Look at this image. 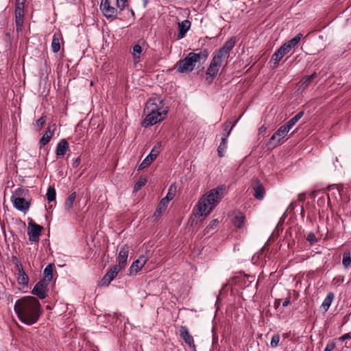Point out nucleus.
Masks as SVG:
<instances>
[{
  "mask_svg": "<svg viewBox=\"0 0 351 351\" xmlns=\"http://www.w3.org/2000/svg\"><path fill=\"white\" fill-rule=\"evenodd\" d=\"M14 310L19 319L28 326L36 323L43 313L39 301L33 296H25L17 300Z\"/></svg>",
  "mask_w": 351,
  "mask_h": 351,
  "instance_id": "1",
  "label": "nucleus"
},
{
  "mask_svg": "<svg viewBox=\"0 0 351 351\" xmlns=\"http://www.w3.org/2000/svg\"><path fill=\"white\" fill-rule=\"evenodd\" d=\"M167 112L168 108L160 98L149 99L144 109L146 116L142 123L143 127L147 128L162 121Z\"/></svg>",
  "mask_w": 351,
  "mask_h": 351,
  "instance_id": "2",
  "label": "nucleus"
},
{
  "mask_svg": "<svg viewBox=\"0 0 351 351\" xmlns=\"http://www.w3.org/2000/svg\"><path fill=\"white\" fill-rule=\"evenodd\" d=\"M225 189L224 185H220L204 195L199 199L196 205L197 209V215L199 217L209 215L219 202L221 196Z\"/></svg>",
  "mask_w": 351,
  "mask_h": 351,
  "instance_id": "3",
  "label": "nucleus"
},
{
  "mask_svg": "<svg viewBox=\"0 0 351 351\" xmlns=\"http://www.w3.org/2000/svg\"><path fill=\"white\" fill-rule=\"evenodd\" d=\"M196 51L189 53L185 58L178 62L177 70L179 73L191 72L194 69L197 62H199L202 60L205 61L207 59L208 52L206 49H197Z\"/></svg>",
  "mask_w": 351,
  "mask_h": 351,
  "instance_id": "4",
  "label": "nucleus"
},
{
  "mask_svg": "<svg viewBox=\"0 0 351 351\" xmlns=\"http://www.w3.org/2000/svg\"><path fill=\"white\" fill-rule=\"evenodd\" d=\"M289 131L290 129L285 124L281 125L268 141L267 143L268 148H274L282 144Z\"/></svg>",
  "mask_w": 351,
  "mask_h": 351,
  "instance_id": "5",
  "label": "nucleus"
},
{
  "mask_svg": "<svg viewBox=\"0 0 351 351\" xmlns=\"http://www.w3.org/2000/svg\"><path fill=\"white\" fill-rule=\"evenodd\" d=\"M232 281L229 283L230 285H250L255 283L258 285V280H256L255 276L246 275L243 273H237L231 278Z\"/></svg>",
  "mask_w": 351,
  "mask_h": 351,
  "instance_id": "6",
  "label": "nucleus"
},
{
  "mask_svg": "<svg viewBox=\"0 0 351 351\" xmlns=\"http://www.w3.org/2000/svg\"><path fill=\"white\" fill-rule=\"evenodd\" d=\"M25 2L16 1L15 3V23L16 31H21L23 25Z\"/></svg>",
  "mask_w": 351,
  "mask_h": 351,
  "instance_id": "7",
  "label": "nucleus"
},
{
  "mask_svg": "<svg viewBox=\"0 0 351 351\" xmlns=\"http://www.w3.org/2000/svg\"><path fill=\"white\" fill-rule=\"evenodd\" d=\"M100 9L103 14L111 21L114 20L117 16V10L110 5L108 0H101L100 4Z\"/></svg>",
  "mask_w": 351,
  "mask_h": 351,
  "instance_id": "8",
  "label": "nucleus"
},
{
  "mask_svg": "<svg viewBox=\"0 0 351 351\" xmlns=\"http://www.w3.org/2000/svg\"><path fill=\"white\" fill-rule=\"evenodd\" d=\"M43 229V226L40 225L36 224L34 223H29L27 231L29 240L32 242L38 241Z\"/></svg>",
  "mask_w": 351,
  "mask_h": 351,
  "instance_id": "9",
  "label": "nucleus"
},
{
  "mask_svg": "<svg viewBox=\"0 0 351 351\" xmlns=\"http://www.w3.org/2000/svg\"><path fill=\"white\" fill-rule=\"evenodd\" d=\"M236 44V39L234 37H231L228 39L217 51V56L220 57L221 59L228 56L230 51L233 49Z\"/></svg>",
  "mask_w": 351,
  "mask_h": 351,
  "instance_id": "10",
  "label": "nucleus"
},
{
  "mask_svg": "<svg viewBox=\"0 0 351 351\" xmlns=\"http://www.w3.org/2000/svg\"><path fill=\"white\" fill-rule=\"evenodd\" d=\"M12 201L14 207L18 210L25 213L29 208L30 203L28 200L25 199V197L12 196Z\"/></svg>",
  "mask_w": 351,
  "mask_h": 351,
  "instance_id": "11",
  "label": "nucleus"
},
{
  "mask_svg": "<svg viewBox=\"0 0 351 351\" xmlns=\"http://www.w3.org/2000/svg\"><path fill=\"white\" fill-rule=\"evenodd\" d=\"M222 59L220 57L215 55L210 62L209 66L207 69L206 74L212 77H215L219 71Z\"/></svg>",
  "mask_w": 351,
  "mask_h": 351,
  "instance_id": "12",
  "label": "nucleus"
},
{
  "mask_svg": "<svg viewBox=\"0 0 351 351\" xmlns=\"http://www.w3.org/2000/svg\"><path fill=\"white\" fill-rule=\"evenodd\" d=\"M130 251V247L128 245H123L121 247L117 257V265L118 267L123 269L127 265L128 254Z\"/></svg>",
  "mask_w": 351,
  "mask_h": 351,
  "instance_id": "13",
  "label": "nucleus"
},
{
  "mask_svg": "<svg viewBox=\"0 0 351 351\" xmlns=\"http://www.w3.org/2000/svg\"><path fill=\"white\" fill-rule=\"evenodd\" d=\"M290 51L282 45L275 53L272 55L269 63L273 64V67L276 68L278 66L280 61L282 58Z\"/></svg>",
  "mask_w": 351,
  "mask_h": 351,
  "instance_id": "14",
  "label": "nucleus"
},
{
  "mask_svg": "<svg viewBox=\"0 0 351 351\" xmlns=\"http://www.w3.org/2000/svg\"><path fill=\"white\" fill-rule=\"evenodd\" d=\"M180 335L184 342L194 351H195V345L193 337L190 335L188 328L185 326H181L180 328Z\"/></svg>",
  "mask_w": 351,
  "mask_h": 351,
  "instance_id": "15",
  "label": "nucleus"
},
{
  "mask_svg": "<svg viewBox=\"0 0 351 351\" xmlns=\"http://www.w3.org/2000/svg\"><path fill=\"white\" fill-rule=\"evenodd\" d=\"M148 258L145 255H141L137 260L134 261L129 268V274H136L147 263Z\"/></svg>",
  "mask_w": 351,
  "mask_h": 351,
  "instance_id": "16",
  "label": "nucleus"
},
{
  "mask_svg": "<svg viewBox=\"0 0 351 351\" xmlns=\"http://www.w3.org/2000/svg\"><path fill=\"white\" fill-rule=\"evenodd\" d=\"M232 222L237 228H243L245 223V215L239 210H234L231 213Z\"/></svg>",
  "mask_w": 351,
  "mask_h": 351,
  "instance_id": "17",
  "label": "nucleus"
},
{
  "mask_svg": "<svg viewBox=\"0 0 351 351\" xmlns=\"http://www.w3.org/2000/svg\"><path fill=\"white\" fill-rule=\"evenodd\" d=\"M254 196L256 199L261 200L264 198L265 191L262 183L256 180L252 184Z\"/></svg>",
  "mask_w": 351,
  "mask_h": 351,
  "instance_id": "18",
  "label": "nucleus"
},
{
  "mask_svg": "<svg viewBox=\"0 0 351 351\" xmlns=\"http://www.w3.org/2000/svg\"><path fill=\"white\" fill-rule=\"evenodd\" d=\"M234 125H235V123H233L232 125V126L230 128L227 134H224L221 137V143L219 145L218 149H217L218 155L219 157H223L224 156V152H226V148H227L228 138L229 135L230 134L231 131H232V128L234 127Z\"/></svg>",
  "mask_w": 351,
  "mask_h": 351,
  "instance_id": "19",
  "label": "nucleus"
},
{
  "mask_svg": "<svg viewBox=\"0 0 351 351\" xmlns=\"http://www.w3.org/2000/svg\"><path fill=\"white\" fill-rule=\"evenodd\" d=\"M123 269L118 267L117 265H114L104 276L103 278V283H110L112 280H113L117 274L122 270Z\"/></svg>",
  "mask_w": 351,
  "mask_h": 351,
  "instance_id": "20",
  "label": "nucleus"
},
{
  "mask_svg": "<svg viewBox=\"0 0 351 351\" xmlns=\"http://www.w3.org/2000/svg\"><path fill=\"white\" fill-rule=\"evenodd\" d=\"M191 21L189 20H184L180 23H178V29L179 32L177 35V38L178 40L183 38L186 32L189 30L191 27Z\"/></svg>",
  "mask_w": 351,
  "mask_h": 351,
  "instance_id": "21",
  "label": "nucleus"
},
{
  "mask_svg": "<svg viewBox=\"0 0 351 351\" xmlns=\"http://www.w3.org/2000/svg\"><path fill=\"white\" fill-rule=\"evenodd\" d=\"M317 73L314 72L311 75L304 76L302 77L300 81L298 82V86L299 90H304L306 89L310 84L313 82V80L316 77Z\"/></svg>",
  "mask_w": 351,
  "mask_h": 351,
  "instance_id": "22",
  "label": "nucleus"
},
{
  "mask_svg": "<svg viewBox=\"0 0 351 351\" xmlns=\"http://www.w3.org/2000/svg\"><path fill=\"white\" fill-rule=\"evenodd\" d=\"M69 143L66 139L60 140L57 144L56 149V154L58 156H62L65 155L66 152L69 150Z\"/></svg>",
  "mask_w": 351,
  "mask_h": 351,
  "instance_id": "23",
  "label": "nucleus"
},
{
  "mask_svg": "<svg viewBox=\"0 0 351 351\" xmlns=\"http://www.w3.org/2000/svg\"><path fill=\"white\" fill-rule=\"evenodd\" d=\"M303 37V34L301 33L298 34L294 38H291V40H288L285 43L283 44V45L289 51L294 48L301 40L302 38Z\"/></svg>",
  "mask_w": 351,
  "mask_h": 351,
  "instance_id": "24",
  "label": "nucleus"
},
{
  "mask_svg": "<svg viewBox=\"0 0 351 351\" xmlns=\"http://www.w3.org/2000/svg\"><path fill=\"white\" fill-rule=\"evenodd\" d=\"M53 135V131H51L49 128L45 131V134L39 141V148L44 147L51 140Z\"/></svg>",
  "mask_w": 351,
  "mask_h": 351,
  "instance_id": "25",
  "label": "nucleus"
},
{
  "mask_svg": "<svg viewBox=\"0 0 351 351\" xmlns=\"http://www.w3.org/2000/svg\"><path fill=\"white\" fill-rule=\"evenodd\" d=\"M168 204L169 203L167 202L166 199H162L160 200V202H159V204L157 206V208H156L155 213H154L153 217H155L156 219H158V217H160L165 211Z\"/></svg>",
  "mask_w": 351,
  "mask_h": 351,
  "instance_id": "26",
  "label": "nucleus"
},
{
  "mask_svg": "<svg viewBox=\"0 0 351 351\" xmlns=\"http://www.w3.org/2000/svg\"><path fill=\"white\" fill-rule=\"evenodd\" d=\"M47 287H34L32 293L40 299H45L47 297Z\"/></svg>",
  "mask_w": 351,
  "mask_h": 351,
  "instance_id": "27",
  "label": "nucleus"
},
{
  "mask_svg": "<svg viewBox=\"0 0 351 351\" xmlns=\"http://www.w3.org/2000/svg\"><path fill=\"white\" fill-rule=\"evenodd\" d=\"M142 52V47L139 45H135L132 47V56L134 64H138L141 60V53Z\"/></svg>",
  "mask_w": 351,
  "mask_h": 351,
  "instance_id": "28",
  "label": "nucleus"
},
{
  "mask_svg": "<svg viewBox=\"0 0 351 351\" xmlns=\"http://www.w3.org/2000/svg\"><path fill=\"white\" fill-rule=\"evenodd\" d=\"M53 264H49L43 271L45 280L48 283L50 282L53 278Z\"/></svg>",
  "mask_w": 351,
  "mask_h": 351,
  "instance_id": "29",
  "label": "nucleus"
},
{
  "mask_svg": "<svg viewBox=\"0 0 351 351\" xmlns=\"http://www.w3.org/2000/svg\"><path fill=\"white\" fill-rule=\"evenodd\" d=\"M60 49V38L58 34H55L53 36L51 42V50L53 53H58Z\"/></svg>",
  "mask_w": 351,
  "mask_h": 351,
  "instance_id": "30",
  "label": "nucleus"
},
{
  "mask_svg": "<svg viewBox=\"0 0 351 351\" xmlns=\"http://www.w3.org/2000/svg\"><path fill=\"white\" fill-rule=\"evenodd\" d=\"M76 197V193L75 192H73L71 193L69 197L66 198L65 203H64V207L66 210H70L73 206V203L75 202Z\"/></svg>",
  "mask_w": 351,
  "mask_h": 351,
  "instance_id": "31",
  "label": "nucleus"
},
{
  "mask_svg": "<svg viewBox=\"0 0 351 351\" xmlns=\"http://www.w3.org/2000/svg\"><path fill=\"white\" fill-rule=\"evenodd\" d=\"M304 112H300L296 115H295L293 118H291L289 121H287L285 125L291 130L295 123L303 117Z\"/></svg>",
  "mask_w": 351,
  "mask_h": 351,
  "instance_id": "32",
  "label": "nucleus"
},
{
  "mask_svg": "<svg viewBox=\"0 0 351 351\" xmlns=\"http://www.w3.org/2000/svg\"><path fill=\"white\" fill-rule=\"evenodd\" d=\"M19 269V276H18V281L20 285H27L28 284V278L25 273L23 267L18 268Z\"/></svg>",
  "mask_w": 351,
  "mask_h": 351,
  "instance_id": "33",
  "label": "nucleus"
},
{
  "mask_svg": "<svg viewBox=\"0 0 351 351\" xmlns=\"http://www.w3.org/2000/svg\"><path fill=\"white\" fill-rule=\"evenodd\" d=\"M155 160L152 156L148 154L145 158L139 165L138 170H142L144 168L148 167Z\"/></svg>",
  "mask_w": 351,
  "mask_h": 351,
  "instance_id": "34",
  "label": "nucleus"
},
{
  "mask_svg": "<svg viewBox=\"0 0 351 351\" xmlns=\"http://www.w3.org/2000/svg\"><path fill=\"white\" fill-rule=\"evenodd\" d=\"M56 190L53 187L49 186L47 192V199L49 202H53L56 200Z\"/></svg>",
  "mask_w": 351,
  "mask_h": 351,
  "instance_id": "35",
  "label": "nucleus"
},
{
  "mask_svg": "<svg viewBox=\"0 0 351 351\" xmlns=\"http://www.w3.org/2000/svg\"><path fill=\"white\" fill-rule=\"evenodd\" d=\"M160 148H161V143H158L151 150L150 153L149 154L150 156H152L154 159L156 158L160 152Z\"/></svg>",
  "mask_w": 351,
  "mask_h": 351,
  "instance_id": "36",
  "label": "nucleus"
},
{
  "mask_svg": "<svg viewBox=\"0 0 351 351\" xmlns=\"http://www.w3.org/2000/svg\"><path fill=\"white\" fill-rule=\"evenodd\" d=\"M146 183H147V179L145 178H141L136 182V183L134 184V191H136V192L138 191V190H140L141 189V187L145 186Z\"/></svg>",
  "mask_w": 351,
  "mask_h": 351,
  "instance_id": "37",
  "label": "nucleus"
},
{
  "mask_svg": "<svg viewBox=\"0 0 351 351\" xmlns=\"http://www.w3.org/2000/svg\"><path fill=\"white\" fill-rule=\"evenodd\" d=\"M27 193H28V190L21 189V188H18L15 190L14 193L13 194L12 196L25 197V196Z\"/></svg>",
  "mask_w": 351,
  "mask_h": 351,
  "instance_id": "38",
  "label": "nucleus"
},
{
  "mask_svg": "<svg viewBox=\"0 0 351 351\" xmlns=\"http://www.w3.org/2000/svg\"><path fill=\"white\" fill-rule=\"evenodd\" d=\"M342 263L345 267H348L351 264V258L349 252L344 253L343 255Z\"/></svg>",
  "mask_w": 351,
  "mask_h": 351,
  "instance_id": "39",
  "label": "nucleus"
},
{
  "mask_svg": "<svg viewBox=\"0 0 351 351\" xmlns=\"http://www.w3.org/2000/svg\"><path fill=\"white\" fill-rule=\"evenodd\" d=\"M280 341V335L278 334L274 335L271 337L270 346L271 348H276L278 346Z\"/></svg>",
  "mask_w": 351,
  "mask_h": 351,
  "instance_id": "40",
  "label": "nucleus"
},
{
  "mask_svg": "<svg viewBox=\"0 0 351 351\" xmlns=\"http://www.w3.org/2000/svg\"><path fill=\"white\" fill-rule=\"evenodd\" d=\"M218 223H219L218 219H215L212 220L210 222L209 225L206 227L205 230L206 231V232H209V231L210 230H213L214 228H215L217 226Z\"/></svg>",
  "mask_w": 351,
  "mask_h": 351,
  "instance_id": "41",
  "label": "nucleus"
},
{
  "mask_svg": "<svg viewBox=\"0 0 351 351\" xmlns=\"http://www.w3.org/2000/svg\"><path fill=\"white\" fill-rule=\"evenodd\" d=\"M46 121V118L45 116H42L40 119L36 121V126L38 128V130H40L44 125Z\"/></svg>",
  "mask_w": 351,
  "mask_h": 351,
  "instance_id": "42",
  "label": "nucleus"
},
{
  "mask_svg": "<svg viewBox=\"0 0 351 351\" xmlns=\"http://www.w3.org/2000/svg\"><path fill=\"white\" fill-rule=\"evenodd\" d=\"M127 1L128 0H117V5L120 10H123L127 7Z\"/></svg>",
  "mask_w": 351,
  "mask_h": 351,
  "instance_id": "43",
  "label": "nucleus"
},
{
  "mask_svg": "<svg viewBox=\"0 0 351 351\" xmlns=\"http://www.w3.org/2000/svg\"><path fill=\"white\" fill-rule=\"evenodd\" d=\"M333 191L332 194L335 196V198H337V195L339 196H341L339 188L337 185H331L330 184V191Z\"/></svg>",
  "mask_w": 351,
  "mask_h": 351,
  "instance_id": "44",
  "label": "nucleus"
},
{
  "mask_svg": "<svg viewBox=\"0 0 351 351\" xmlns=\"http://www.w3.org/2000/svg\"><path fill=\"white\" fill-rule=\"evenodd\" d=\"M171 187H172V186H171L170 188L169 189V191H168V193H167V195L165 197L162 198L163 199H166L167 202H168V203L175 196L174 193H171Z\"/></svg>",
  "mask_w": 351,
  "mask_h": 351,
  "instance_id": "45",
  "label": "nucleus"
},
{
  "mask_svg": "<svg viewBox=\"0 0 351 351\" xmlns=\"http://www.w3.org/2000/svg\"><path fill=\"white\" fill-rule=\"evenodd\" d=\"M306 240L312 245L316 241V237L313 232H310L307 235Z\"/></svg>",
  "mask_w": 351,
  "mask_h": 351,
  "instance_id": "46",
  "label": "nucleus"
},
{
  "mask_svg": "<svg viewBox=\"0 0 351 351\" xmlns=\"http://www.w3.org/2000/svg\"><path fill=\"white\" fill-rule=\"evenodd\" d=\"M236 123H237V121H236L235 122H231V121H229V122L226 123H225V125H224V129H223V136L224 134H227V132H228V130H229L230 128L232 126V125L233 123H235V124H236Z\"/></svg>",
  "mask_w": 351,
  "mask_h": 351,
  "instance_id": "47",
  "label": "nucleus"
},
{
  "mask_svg": "<svg viewBox=\"0 0 351 351\" xmlns=\"http://www.w3.org/2000/svg\"><path fill=\"white\" fill-rule=\"evenodd\" d=\"M322 306L324 308L326 307V311H327L329 308V293L327 294V295L326 296V298L322 303Z\"/></svg>",
  "mask_w": 351,
  "mask_h": 351,
  "instance_id": "48",
  "label": "nucleus"
},
{
  "mask_svg": "<svg viewBox=\"0 0 351 351\" xmlns=\"http://www.w3.org/2000/svg\"><path fill=\"white\" fill-rule=\"evenodd\" d=\"M12 262L16 265V266L18 267V268H21L22 267V265L20 263L18 258L16 256H13L12 257Z\"/></svg>",
  "mask_w": 351,
  "mask_h": 351,
  "instance_id": "49",
  "label": "nucleus"
},
{
  "mask_svg": "<svg viewBox=\"0 0 351 351\" xmlns=\"http://www.w3.org/2000/svg\"><path fill=\"white\" fill-rule=\"evenodd\" d=\"M80 162H81V159L80 157H77V158H75L73 160V162L72 163L73 167L77 168L80 165Z\"/></svg>",
  "mask_w": 351,
  "mask_h": 351,
  "instance_id": "50",
  "label": "nucleus"
},
{
  "mask_svg": "<svg viewBox=\"0 0 351 351\" xmlns=\"http://www.w3.org/2000/svg\"><path fill=\"white\" fill-rule=\"evenodd\" d=\"M351 338V335L349 334V333H347V334H345L343 335V336H341V337H339V340L341 341H345L346 339H350Z\"/></svg>",
  "mask_w": 351,
  "mask_h": 351,
  "instance_id": "51",
  "label": "nucleus"
},
{
  "mask_svg": "<svg viewBox=\"0 0 351 351\" xmlns=\"http://www.w3.org/2000/svg\"><path fill=\"white\" fill-rule=\"evenodd\" d=\"M266 130H267V127L265 125H262L258 130V134L265 133L266 132Z\"/></svg>",
  "mask_w": 351,
  "mask_h": 351,
  "instance_id": "52",
  "label": "nucleus"
},
{
  "mask_svg": "<svg viewBox=\"0 0 351 351\" xmlns=\"http://www.w3.org/2000/svg\"><path fill=\"white\" fill-rule=\"evenodd\" d=\"M289 304H290V300H289V299H286V300L282 302V306H287Z\"/></svg>",
  "mask_w": 351,
  "mask_h": 351,
  "instance_id": "53",
  "label": "nucleus"
},
{
  "mask_svg": "<svg viewBox=\"0 0 351 351\" xmlns=\"http://www.w3.org/2000/svg\"><path fill=\"white\" fill-rule=\"evenodd\" d=\"M299 199L301 201H303L304 199V194H300L299 195Z\"/></svg>",
  "mask_w": 351,
  "mask_h": 351,
  "instance_id": "54",
  "label": "nucleus"
},
{
  "mask_svg": "<svg viewBox=\"0 0 351 351\" xmlns=\"http://www.w3.org/2000/svg\"><path fill=\"white\" fill-rule=\"evenodd\" d=\"M335 343H330V351L335 348Z\"/></svg>",
  "mask_w": 351,
  "mask_h": 351,
  "instance_id": "55",
  "label": "nucleus"
},
{
  "mask_svg": "<svg viewBox=\"0 0 351 351\" xmlns=\"http://www.w3.org/2000/svg\"><path fill=\"white\" fill-rule=\"evenodd\" d=\"M334 283H337L338 282L343 281V278H339L337 281H335V278H333Z\"/></svg>",
  "mask_w": 351,
  "mask_h": 351,
  "instance_id": "56",
  "label": "nucleus"
},
{
  "mask_svg": "<svg viewBox=\"0 0 351 351\" xmlns=\"http://www.w3.org/2000/svg\"><path fill=\"white\" fill-rule=\"evenodd\" d=\"M324 351H329V343H328L326 346V348L324 349Z\"/></svg>",
  "mask_w": 351,
  "mask_h": 351,
  "instance_id": "57",
  "label": "nucleus"
},
{
  "mask_svg": "<svg viewBox=\"0 0 351 351\" xmlns=\"http://www.w3.org/2000/svg\"><path fill=\"white\" fill-rule=\"evenodd\" d=\"M333 298H334V295L332 293H330V304L332 303V301L333 300Z\"/></svg>",
  "mask_w": 351,
  "mask_h": 351,
  "instance_id": "58",
  "label": "nucleus"
},
{
  "mask_svg": "<svg viewBox=\"0 0 351 351\" xmlns=\"http://www.w3.org/2000/svg\"><path fill=\"white\" fill-rule=\"evenodd\" d=\"M326 197H327V204H329V194L328 193H326Z\"/></svg>",
  "mask_w": 351,
  "mask_h": 351,
  "instance_id": "59",
  "label": "nucleus"
},
{
  "mask_svg": "<svg viewBox=\"0 0 351 351\" xmlns=\"http://www.w3.org/2000/svg\"><path fill=\"white\" fill-rule=\"evenodd\" d=\"M128 11L131 12L132 16H134V13L133 10L132 9L128 8Z\"/></svg>",
  "mask_w": 351,
  "mask_h": 351,
  "instance_id": "60",
  "label": "nucleus"
},
{
  "mask_svg": "<svg viewBox=\"0 0 351 351\" xmlns=\"http://www.w3.org/2000/svg\"><path fill=\"white\" fill-rule=\"evenodd\" d=\"M16 1H18V2L21 1V2H25V3L26 0H16Z\"/></svg>",
  "mask_w": 351,
  "mask_h": 351,
  "instance_id": "61",
  "label": "nucleus"
},
{
  "mask_svg": "<svg viewBox=\"0 0 351 351\" xmlns=\"http://www.w3.org/2000/svg\"><path fill=\"white\" fill-rule=\"evenodd\" d=\"M36 285V286H38V285H43L41 284V281H40V282H38Z\"/></svg>",
  "mask_w": 351,
  "mask_h": 351,
  "instance_id": "62",
  "label": "nucleus"
},
{
  "mask_svg": "<svg viewBox=\"0 0 351 351\" xmlns=\"http://www.w3.org/2000/svg\"><path fill=\"white\" fill-rule=\"evenodd\" d=\"M278 304H279V302H277V301L275 302V305L276 307H277V305H278Z\"/></svg>",
  "mask_w": 351,
  "mask_h": 351,
  "instance_id": "63",
  "label": "nucleus"
}]
</instances>
